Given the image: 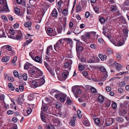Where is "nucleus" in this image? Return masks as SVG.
Wrapping results in <instances>:
<instances>
[{
    "instance_id": "obj_1",
    "label": "nucleus",
    "mask_w": 129,
    "mask_h": 129,
    "mask_svg": "<svg viewBox=\"0 0 129 129\" xmlns=\"http://www.w3.org/2000/svg\"><path fill=\"white\" fill-rule=\"evenodd\" d=\"M72 91L74 93V96L77 98L78 97V95L80 94L82 92V90L79 88L78 86H73L72 88Z\"/></svg>"
},
{
    "instance_id": "obj_2",
    "label": "nucleus",
    "mask_w": 129,
    "mask_h": 129,
    "mask_svg": "<svg viewBox=\"0 0 129 129\" xmlns=\"http://www.w3.org/2000/svg\"><path fill=\"white\" fill-rule=\"evenodd\" d=\"M63 39H62L59 40L56 44L54 45V49L56 50L60 49L63 45Z\"/></svg>"
},
{
    "instance_id": "obj_3",
    "label": "nucleus",
    "mask_w": 129,
    "mask_h": 129,
    "mask_svg": "<svg viewBox=\"0 0 129 129\" xmlns=\"http://www.w3.org/2000/svg\"><path fill=\"white\" fill-rule=\"evenodd\" d=\"M38 70V69L35 67H32L28 71V73L32 77H34L36 76L37 73V70Z\"/></svg>"
},
{
    "instance_id": "obj_4",
    "label": "nucleus",
    "mask_w": 129,
    "mask_h": 129,
    "mask_svg": "<svg viewBox=\"0 0 129 129\" xmlns=\"http://www.w3.org/2000/svg\"><path fill=\"white\" fill-rule=\"evenodd\" d=\"M41 109L42 111L47 113H50L48 111V107L47 106V105L44 103L43 101H42V105Z\"/></svg>"
},
{
    "instance_id": "obj_5",
    "label": "nucleus",
    "mask_w": 129,
    "mask_h": 129,
    "mask_svg": "<svg viewBox=\"0 0 129 129\" xmlns=\"http://www.w3.org/2000/svg\"><path fill=\"white\" fill-rule=\"evenodd\" d=\"M113 121L112 118H107L105 120L106 124L107 126H109L113 123Z\"/></svg>"
},
{
    "instance_id": "obj_6",
    "label": "nucleus",
    "mask_w": 129,
    "mask_h": 129,
    "mask_svg": "<svg viewBox=\"0 0 129 129\" xmlns=\"http://www.w3.org/2000/svg\"><path fill=\"white\" fill-rule=\"evenodd\" d=\"M29 55L31 57V58L34 59L35 61L39 62L40 63H42V61L40 57L39 56H37L35 57H34L32 55L31 53H29Z\"/></svg>"
},
{
    "instance_id": "obj_7",
    "label": "nucleus",
    "mask_w": 129,
    "mask_h": 129,
    "mask_svg": "<svg viewBox=\"0 0 129 129\" xmlns=\"http://www.w3.org/2000/svg\"><path fill=\"white\" fill-rule=\"evenodd\" d=\"M47 33L49 36H53L56 35V34H54L53 32V29L50 27L48 28L47 29Z\"/></svg>"
},
{
    "instance_id": "obj_8",
    "label": "nucleus",
    "mask_w": 129,
    "mask_h": 129,
    "mask_svg": "<svg viewBox=\"0 0 129 129\" xmlns=\"http://www.w3.org/2000/svg\"><path fill=\"white\" fill-rule=\"evenodd\" d=\"M42 7L43 9H48L51 6V4H48L46 2H42L41 3Z\"/></svg>"
},
{
    "instance_id": "obj_9",
    "label": "nucleus",
    "mask_w": 129,
    "mask_h": 129,
    "mask_svg": "<svg viewBox=\"0 0 129 129\" xmlns=\"http://www.w3.org/2000/svg\"><path fill=\"white\" fill-rule=\"evenodd\" d=\"M22 37V35L21 33V31H19L18 34L16 36L13 38V39H15L17 40H19L21 39Z\"/></svg>"
},
{
    "instance_id": "obj_10",
    "label": "nucleus",
    "mask_w": 129,
    "mask_h": 129,
    "mask_svg": "<svg viewBox=\"0 0 129 129\" xmlns=\"http://www.w3.org/2000/svg\"><path fill=\"white\" fill-rule=\"evenodd\" d=\"M38 85L39 86H40L43 84L45 82L44 78L42 77L41 79L37 80Z\"/></svg>"
},
{
    "instance_id": "obj_11",
    "label": "nucleus",
    "mask_w": 129,
    "mask_h": 129,
    "mask_svg": "<svg viewBox=\"0 0 129 129\" xmlns=\"http://www.w3.org/2000/svg\"><path fill=\"white\" fill-rule=\"evenodd\" d=\"M72 64V61L71 59L67 60L64 63V67L67 68L70 66Z\"/></svg>"
},
{
    "instance_id": "obj_12",
    "label": "nucleus",
    "mask_w": 129,
    "mask_h": 129,
    "mask_svg": "<svg viewBox=\"0 0 129 129\" xmlns=\"http://www.w3.org/2000/svg\"><path fill=\"white\" fill-rule=\"evenodd\" d=\"M98 99L99 102L100 104H102L104 102V97L102 95H100L98 97Z\"/></svg>"
},
{
    "instance_id": "obj_13",
    "label": "nucleus",
    "mask_w": 129,
    "mask_h": 129,
    "mask_svg": "<svg viewBox=\"0 0 129 129\" xmlns=\"http://www.w3.org/2000/svg\"><path fill=\"white\" fill-rule=\"evenodd\" d=\"M32 24L31 22L30 21L26 22L25 23L24 25L26 27H27L29 30H31V29L30 26Z\"/></svg>"
},
{
    "instance_id": "obj_14",
    "label": "nucleus",
    "mask_w": 129,
    "mask_h": 129,
    "mask_svg": "<svg viewBox=\"0 0 129 129\" xmlns=\"http://www.w3.org/2000/svg\"><path fill=\"white\" fill-rule=\"evenodd\" d=\"M31 84V87L33 88H35L39 86L37 80L36 81L35 80H33Z\"/></svg>"
},
{
    "instance_id": "obj_15",
    "label": "nucleus",
    "mask_w": 129,
    "mask_h": 129,
    "mask_svg": "<svg viewBox=\"0 0 129 129\" xmlns=\"http://www.w3.org/2000/svg\"><path fill=\"white\" fill-rule=\"evenodd\" d=\"M53 122L55 126H57L60 123V121L57 118H55L53 119Z\"/></svg>"
},
{
    "instance_id": "obj_16",
    "label": "nucleus",
    "mask_w": 129,
    "mask_h": 129,
    "mask_svg": "<svg viewBox=\"0 0 129 129\" xmlns=\"http://www.w3.org/2000/svg\"><path fill=\"white\" fill-rule=\"evenodd\" d=\"M51 15L53 17H57L58 13L56 9L55 8H54L52 10L51 13Z\"/></svg>"
},
{
    "instance_id": "obj_17",
    "label": "nucleus",
    "mask_w": 129,
    "mask_h": 129,
    "mask_svg": "<svg viewBox=\"0 0 129 129\" xmlns=\"http://www.w3.org/2000/svg\"><path fill=\"white\" fill-rule=\"evenodd\" d=\"M52 47L51 45L50 46L47 48L46 54L47 55H49L50 53L52 52Z\"/></svg>"
},
{
    "instance_id": "obj_18",
    "label": "nucleus",
    "mask_w": 129,
    "mask_h": 129,
    "mask_svg": "<svg viewBox=\"0 0 129 129\" xmlns=\"http://www.w3.org/2000/svg\"><path fill=\"white\" fill-rule=\"evenodd\" d=\"M67 95L65 94H62L59 99L60 101L61 102H63L65 100Z\"/></svg>"
},
{
    "instance_id": "obj_19",
    "label": "nucleus",
    "mask_w": 129,
    "mask_h": 129,
    "mask_svg": "<svg viewBox=\"0 0 129 129\" xmlns=\"http://www.w3.org/2000/svg\"><path fill=\"white\" fill-rule=\"evenodd\" d=\"M115 64L116 68L117 71L120 70L122 68V66L120 64L116 62L115 63Z\"/></svg>"
},
{
    "instance_id": "obj_20",
    "label": "nucleus",
    "mask_w": 129,
    "mask_h": 129,
    "mask_svg": "<svg viewBox=\"0 0 129 129\" xmlns=\"http://www.w3.org/2000/svg\"><path fill=\"white\" fill-rule=\"evenodd\" d=\"M76 120V118L75 117H73L72 119L71 120L70 124L72 126H75V122Z\"/></svg>"
},
{
    "instance_id": "obj_21",
    "label": "nucleus",
    "mask_w": 129,
    "mask_h": 129,
    "mask_svg": "<svg viewBox=\"0 0 129 129\" xmlns=\"http://www.w3.org/2000/svg\"><path fill=\"white\" fill-rule=\"evenodd\" d=\"M3 11L6 12H9V10L7 5V3L4 5Z\"/></svg>"
},
{
    "instance_id": "obj_22",
    "label": "nucleus",
    "mask_w": 129,
    "mask_h": 129,
    "mask_svg": "<svg viewBox=\"0 0 129 129\" xmlns=\"http://www.w3.org/2000/svg\"><path fill=\"white\" fill-rule=\"evenodd\" d=\"M127 112V111L126 110L120 109L119 114L120 116L123 115H125Z\"/></svg>"
},
{
    "instance_id": "obj_23",
    "label": "nucleus",
    "mask_w": 129,
    "mask_h": 129,
    "mask_svg": "<svg viewBox=\"0 0 129 129\" xmlns=\"http://www.w3.org/2000/svg\"><path fill=\"white\" fill-rule=\"evenodd\" d=\"M98 56L99 57L102 61H104V60H106L107 59V56L106 55H103L101 54L100 53L99 54Z\"/></svg>"
},
{
    "instance_id": "obj_24",
    "label": "nucleus",
    "mask_w": 129,
    "mask_h": 129,
    "mask_svg": "<svg viewBox=\"0 0 129 129\" xmlns=\"http://www.w3.org/2000/svg\"><path fill=\"white\" fill-rule=\"evenodd\" d=\"M69 74V72L67 71V73L65 72L63 73L62 74V77L63 78L62 80H64L65 78L67 77L68 75Z\"/></svg>"
},
{
    "instance_id": "obj_25",
    "label": "nucleus",
    "mask_w": 129,
    "mask_h": 129,
    "mask_svg": "<svg viewBox=\"0 0 129 129\" xmlns=\"http://www.w3.org/2000/svg\"><path fill=\"white\" fill-rule=\"evenodd\" d=\"M45 129H55L53 125L52 124H47L46 125Z\"/></svg>"
},
{
    "instance_id": "obj_26",
    "label": "nucleus",
    "mask_w": 129,
    "mask_h": 129,
    "mask_svg": "<svg viewBox=\"0 0 129 129\" xmlns=\"http://www.w3.org/2000/svg\"><path fill=\"white\" fill-rule=\"evenodd\" d=\"M63 41L64 40L65 41H66L68 43L70 44V45L71 46L72 43V40L70 38L68 39H62Z\"/></svg>"
},
{
    "instance_id": "obj_27",
    "label": "nucleus",
    "mask_w": 129,
    "mask_h": 129,
    "mask_svg": "<svg viewBox=\"0 0 129 129\" xmlns=\"http://www.w3.org/2000/svg\"><path fill=\"white\" fill-rule=\"evenodd\" d=\"M45 59L48 62H49L50 64H52L53 62V60L52 59H50L48 56L46 55Z\"/></svg>"
},
{
    "instance_id": "obj_28",
    "label": "nucleus",
    "mask_w": 129,
    "mask_h": 129,
    "mask_svg": "<svg viewBox=\"0 0 129 129\" xmlns=\"http://www.w3.org/2000/svg\"><path fill=\"white\" fill-rule=\"evenodd\" d=\"M43 73L40 70L38 69V70H37L36 76H40L42 75Z\"/></svg>"
},
{
    "instance_id": "obj_29",
    "label": "nucleus",
    "mask_w": 129,
    "mask_h": 129,
    "mask_svg": "<svg viewBox=\"0 0 129 129\" xmlns=\"http://www.w3.org/2000/svg\"><path fill=\"white\" fill-rule=\"evenodd\" d=\"M10 59L9 57H3L2 59V61L4 62H7Z\"/></svg>"
},
{
    "instance_id": "obj_30",
    "label": "nucleus",
    "mask_w": 129,
    "mask_h": 129,
    "mask_svg": "<svg viewBox=\"0 0 129 129\" xmlns=\"http://www.w3.org/2000/svg\"><path fill=\"white\" fill-rule=\"evenodd\" d=\"M6 48L7 50L9 51H11L12 49L11 47L9 45H6L2 47V48Z\"/></svg>"
},
{
    "instance_id": "obj_31",
    "label": "nucleus",
    "mask_w": 129,
    "mask_h": 129,
    "mask_svg": "<svg viewBox=\"0 0 129 129\" xmlns=\"http://www.w3.org/2000/svg\"><path fill=\"white\" fill-rule=\"evenodd\" d=\"M90 46L92 49L94 50L98 48L97 46L96 45L93 44H91Z\"/></svg>"
},
{
    "instance_id": "obj_32",
    "label": "nucleus",
    "mask_w": 129,
    "mask_h": 129,
    "mask_svg": "<svg viewBox=\"0 0 129 129\" xmlns=\"http://www.w3.org/2000/svg\"><path fill=\"white\" fill-rule=\"evenodd\" d=\"M30 66V64L29 63H25L24 67V68L25 69H28Z\"/></svg>"
},
{
    "instance_id": "obj_33",
    "label": "nucleus",
    "mask_w": 129,
    "mask_h": 129,
    "mask_svg": "<svg viewBox=\"0 0 129 129\" xmlns=\"http://www.w3.org/2000/svg\"><path fill=\"white\" fill-rule=\"evenodd\" d=\"M128 31V30L127 29H123V33L124 34V36L126 37H127Z\"/></svg>"
},
{
    "instance_id": "obj_34",
    "label": "nucleus",
    "mask_w": 129,
    "mask_h": 129,
    "mask_svg": "<svg viewBox=\"0 0 129 129\" xmlns=\"http://www.w3.org/2000/svg\"><path fill=\"white\" fill-rule=\"evenodd\" d=\"M5 33L2 30H0V38L5 37Z\"/></svg>"
},
{
    "instance_id": "obj_35",
    "label": "nucleus",
    "mask_w": 129,
    "mask_h": 129,
    "mask_svg": "<svg viewBox=\"0 0 129 129\" xmlns=\"http://www.w3.org/2000/svg\"><path fill=\"white\" fill-rule=\"evenodd\" d=\"M82 50L83 48L82 46L76 47V50L77 53H79L80 51H81Z\"/></svg>"
},
{
    "instance_id": "obj_36",
    "label": "nucleus",
    "mask_w": 129,
    "mask_h": 129,
    "mask_svg": "<svg viewBox=\"0 0 129 129\" xmlns=\"http://www.w3.org/2000/svg\"><path fill=\"white\" fill-rule=\"evenodd\" d=\"M111 103V101L109 100H108L107 103L105 104V106L107 107H109L110 106Z\"/></svg>"
},
{
    "instance_id": "obj_37",
    "label": "nucleus",
    "mask_w": 129,
    "mask_h": 129,
    "mask_svg": "<svg viewBox=\"0 0 129 129\" xmlns=\"http://www.w3.org/2000/svg\"><path fill=\"white\" fill-rule=\"evenodd\" d=\"M124 44V43L122 42L121 40H119L117 42V43L116 46H120Z\"/></svg>"
},
{
    "instance_id": "obj_38",
    "label": "nucleus",
    "mask_w": 129,
    "mask_h": 129,
    "mask_svg": "<svg viewBox=\"0 0 129 129\" xmlns=\"http://www.w3.org/2000/svg\"><path fill=\"white\" fill-rule=\"evenodd\" d=\"M112 107L113 109H115L117 107V104L113 101L112 102Z\"/></svg>"
},
{
    "instance_id": "obj_39",
    "label": "nucleus",
    "mask_w": 129,
    "mask_h": 129,
    "mask_svg": "<svg viewBox=\"0 0 129 129\" xmlns=\"http://www.w3.org/2000/svg\"><path fill=\"white\" fill-rule=\"evenodd\" d=\"M82 46V43L79 40L76 43V47Z\"/></svg>"
},
{
    "instance_id": "obj_40",
    "label": "nucleus",
    "mask_w": 129,
    "mask_h": 129,
    "mask_svg": "<svg viewBox=\"0 0 129 129\" xmlns=\"http://www.w3.org/2000/svg\"><path fill=\"white\" fill-rule=\"evenodd\" d=\"M85 35L87 39H89L91 37L90 33V32H87L85 33Z\"/></svg>"
},
{
    "instance_id": "obj_41",
    "label": "nucleus",
    "mask_w": 129,
    "mask_h": 129,
    "mask_svg": "<svg viewBox=\"0 0 129 129\" xmlns=\"http://www.w3.org/2000/svg\"><path fill=\"white\" fill-rule=\"evenodd\" d=\"M28 99L30 101L32 100L34 98V95L32 94H30L29 95L28 97Z\"/></svg>"
},
{
    "instance_id": "obj_42",
    "label": "nucleus",
    "mask_w": 129,
    "mask_h": 129,
    "mask_svg": "<svg viewBox=\"0 0 129 129\" xmlns=\"http://www.w3.org/2000/svg\"><path fill=\"white\" fill-rule=\"evenodd\" d=\"M100 71L102 72H104L106 75L107 74V72L106 70L105 69L103 66L101 67L100 69Z\"/></svg>"
},
{
    "instance_id": "obj_43",
    "label": "nucleus",
    "mask_w": 129,
    "mask_h": 129,
    "mask_svg": "<svg viewBox=\"0 0 129 129\" xmlns=\"http://www.w3.org/2000/svg\"><path fill=\"white\" fill-rule=\"evenodd\" d=\"M94 56H92L91 57L90 59L88 62V63H94Z\"/></svg>"
},
{
    "instance_id": "obj_44",
    "label": "nucleus",
    "mask_w": 129,
    "mask_h": 129,
    "mask_svg": "<svg viewBox=\"0 0 129 129\" xmlns=\"http://www.w3.org/2000/svg\"><path fill=\"white\" fill-rule=\"evenodd\" d=\"M90 91L93 93L98 92L96 89L93 87H92L90 88Z\"/></svg>"
},
{
    "instance_id": "obj_45",
    "label": "nucleus",
    "mask_w": 129,
    "mask_h": 129,
    "mask_svg": "<svg viewBox=\"0 0 129 129\" xmlns=\"http://www.w3.org/2000/svg\"><path fill=\"white\" fill-rule=\"evenodd\" d=\"M32 40L31 39H29L28 40H27L25 42L23 45L24 47H25L26 46V44H28L30 43L32 41Z\"/></svg>"
},
{
    "instance_id": "obj_46",
    "label": "nucleus",
    "mask_w": 129,
    "mask_h": 129,
    "mask_svg": "<svg viewBox=\"0 0 129 129\" xmlns=\"http://www.w3.org/2000/svg\"><path fill=\"white\" fill-rule=\"evenodd\" d=\"M63 14L65 16H66L68 14V10L67 9H64L62 11Z\"/></svg>"
},
{
    "instance_id": "obj_47",
    "label": "nucleus",
    "mask_w": 129,
    "mask_h": 129,
    "mask_svg": "<svg viewBox=\"0 0 129 129\" xmlns=\"http://www.w3.org/2000/svg\"><path fill=\"white\" fill-rule=\"evenodd\" d=\"M81 112L80 110H78L77 111V116L79 118H80L82 117L81 114Z\"/></svg>"
},
{
    "instance_id": "obj_48",
    "label": "nucleus",
    "mask_w": 129,
    "mask_h": 129,
    "mask_svg": "<svg viewBox=\"0 0 129 129\" xmlns=\"http://www.w3.org/2000/svg\"><path fill=\"white\" fill-rule=\"evenodd\" d=\"M9 32L11 35V36L12 38L14 37V35L15 33V30H14L10 29Z\"/></svg>"
},
{
    "instance_id": "obj_49",
    "label": "nucleus",
    "mask_w": 129,
    "mask_h": 129,
    "mask_svg": "<svg viewBox=\"0 0 129 129\" xmlns=\"http://www.w3.org/2000/svg\"><path fill=\"white\" fill-rule=\"evenodd\" d=\"M126 82L125 81H123L121 82L119 84V85L120 87H123L125 85Z\"/></svg>"
},
{
    "instance_id": "obj_50",
    "label": "nucleus",
    "mask_w": 129,
    "mask_h": 129,
    "mask_svg": "<svg viewBox=\"0 0 129 129\" xmlns=\"http://www.w3.org/2000/svg\"><path fill=\"white\" fill-rule=\"evenodd\" d=\"M94 121L96 124H98L100 122V119L98 118H96L94 120Z\"/></svg>"
},
{
    "instance_id": "obj_51",
    "label": "nucleus",
    "mask_w": 129,
    "mask_h": 129,
    "mask_svg": "<svg viewBox=\"0 0 129 129\" xmlns=\"http://www.w3.org/2000/svg\"><path fill=\"white\" fill-rule=\"evenodd\" d=\"M1 17L2 19L5 22H7V18L6 16L4 15H3L1 16Z\"/></svg>"
},
{
    "instance_id": "obj_52",
    "label": "nucleus",
    "mask_w": 129,
    "mask_h": 129,
    "mask_svg": "<svg viewBox=\"0 0 129 129\" xmlns=\"http://www.w3.org/2000/svg\"><path fill=\"white\" fill-rule=\"evenodd\" d=\"M100 59L97 57H94V63H98L100 61Z\"/></svg>"
},
{
    "instance_id": "obj_53",
    "label": "nucleus",
    "mask_w": 129,
    "mask_h": 129,
    "mask_svg": "<svg viewBox=\"0 0 129 129\" xmlns=\"http://www.w3.org/2000/svg\"><path fill=\"white\" fill-rule=\"evenodd\" d=\"M23 78L24 80H26L27 79V74L25 73L24 74L22 75Z\"/></svg>"
},
{
    "instance_id": "obj_54",
    "label": "nucleus",
    "mask_w": 129,
    "mask_h": 129,
    "mask_svg": "<svg viewBox=\"0 0 129 129\" xmlns=\"http://www.w3.org/2000/svg\"><path fill=\"white\" fill-rule=\"evenodd\" d=\"M99 21L101 23H103L105 22V19L104 17H101L100 18Z\"/></svg>"
},
{
    "instance_id": "obj_55",
    "label": "nucleus",
    "mask_w": 129,
    "mask_h": 129,
    "mask_svg": "<svg viewBox=\"0 0 129 129\" xmlns=\"http://www.w3.org/2000/svg\"><path fill=\"white\" fill-rule=\"evenodd\" d=\"M81 38L82 40L86 42L87 41V38L85 35H83L81 36Z\"/></svg>"
},
{
    "instance_id": "obj_56",
    "label": "nucleus",
    "mask_w": 129,
    "mask_h": 129,
    "mask_svg": "<svg viewBox=\"0 0 129 129\" xmlns=\"http://www.w3.org/2000/svg\"><path fill=\"white\" fill-rule=\"evenodd\" d=\"M66 103L69 105H70L71 104L72 102L69 97H68L67 98Z\"/></svg>"
},
{
    "instance_id": "obj_57",
    "label": "nucleus",
    "mask_w": 129,
    "mask_h": 129,
    "mask_svg": "<svg viewBox=\"0 0 129 129\" xmlns=\"http://www.w3.org/2000/svg\"><path fill=\"white\" fill-rule=\"evenodd\" d=\"M126 73H128L127 72H121L119 73L116 75V76H121L123 75L124 74Z\"/></svg>"
},
{
    "instance_id": "obj_58",
    "label": "nucleus",
    "mask_w": 129,
    "mask_h": 129,
    "mask_svg": "<svg viewBox=\"0 0 129 129\" xmlns=\"http://www.w3.org/2000/svg\"><path fill=\"white\" fill-rule=\"evenodd\" d=\"M19 88L20 90L21 91H23L24 89V87L23 85H22L20 84L19 85Z\"/></svg>"
},
{
    "instance_id": "obj_59",
    "label": "nucleus",
    "mask_w": 129,
    "mask_h": 129,
    "mask_svg": "<svg viewBox=\"0 0 129 129\" xmlns=\"http://www.w3.org/2000/svg\"><path fill=\"white\" fill-rule=\"evenodd\" d=\"M44 63L45 66V67L47 68V69L48 70H50V68L48 64L45 61L44 62Z\"/></svg>"
},
{
    "instance_id": "obj_60",
    "label": "nucleus",
    "mask_w": 129,
    "mask_h": 129,
    "mask_svg": "<svg viewBox=\"0 0 129 129\" xmlns=\"http://www.w3.org/2000/svg\"><path fill=\"white\" fill-rule=\"evenodd\" d=\"M7 3V1L6 0H0V4H4Z\"/></svg>"
},
{
    "instance_id": "obj_61",
    "label": "nucleus",
    "mask_w": 129,
    "mask_h": 129,
    "mask_svg": "<svg viewBox=\"0 0 129 129\" xmlns=\"http://www.w3.org/2000/svg\"><path fill=\"white\" fill-rule=\"evenodd\" d=\"M14 11L16 14H18L19 13L20 10L19 8H16L15 9Z\"/></svg>"
},
{
    "instance_id": "obj_62",
    "label": "nucleus",
    "mask_w": 129,
    "mask_h": 129,
    "mask_svg": "<svg viewBox=\"0 0 129 129\" xmlns=\"http://www.w3.org/2000/svg\"><path fill=\"white\" fill-rule=\"evenodd\" d=\"M13 74L15 77H18V73L17 71L16 70H14V71Z\"/></svg>"
},
{
    "instance_id": "obj_63",
    "label": "nucleus",
    "mask_w": 129,
    "mask_h": 129,
    "mask_svg": "<svg viewBox=\"0 0 129 129\" xmlns=\"http://www.w3.org/2000/svg\"><path fill=\"white\" fill-rule=\"evenodd\" d=\"M116 9V8L114 6H112L111 7V10L112 12L115 11Z\"/></svg>"
},
{
    "instance_id": "obj_64",
    "label": "nucleus",
    "mask_w": 129,
    "mask_h": 129,
    "mask_svg": "<svg viewBox=\"0 0 129 129\" xmlns=\"http://www.w3.org/2000/svg\"><path fill=\"white\" fill-rule=\"evenodd\" d=\"M32 112L31 109L30 108H28L27 110V112L28 114H30Z\"/></svg>"
}]
</instances>
